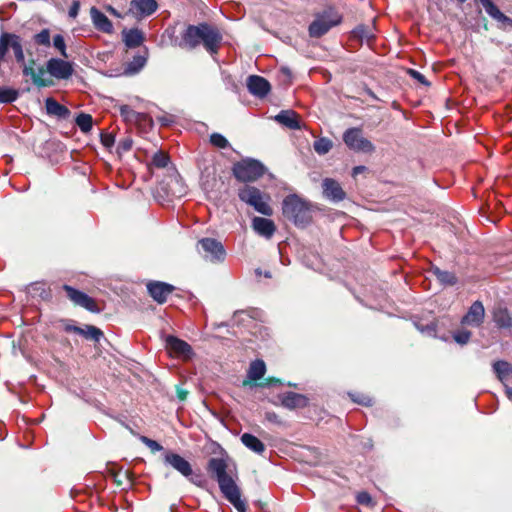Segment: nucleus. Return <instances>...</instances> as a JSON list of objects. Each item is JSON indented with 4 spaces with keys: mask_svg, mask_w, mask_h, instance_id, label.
Here are the masks:
<instances>
[{
    "mask_svg": "<svg viewBox=\"0 0 512 512\" xmlns=\"http://www.w3.org/2000/svg\"><path fill=\"white\" fill-rule=\"evenodd\" d=\"M485 317V309L483 303L479 300L472 303L468 312L463 316L462 323L479 327Z\"/></svg>",
    "mask_w": 512,
    "mask_h": 512,
    "instance_id": "6ab92c4d",
    "label": "nucleus"
},
{
    "mask_svg": "<svg viewBox=\"0 0 512 512\" xmlns=\"http://www.w3.org/2000/svg\"><path fill=\"white\" fill-rule=\"evenodd\" d=\"M108 471H109L110 475L112 476L115 484L117 486H121L123 484V480L122 479H118V476L121 474V470L116 471L114 469H109Z\"/></svg>",
    "mask_w": 512,
    "mask_h": 512,
    "instance_id": "bf43d9fd",
    "label": "nucleus"
},
{
    "mask_svg": "<svg viewBox=\"0 0 512 512\" xmlns=\"http://www.w3.org/2000/svg\"><path fill=\"white\" fill-rule=\"evenodd\" d=\"M123 42L128 48H136L143 44L145 40L144 33L138 28L122 31Z\"/></svg>",
    "mask_w": 512,
    "mask_h": 512,
    "instance_id": "cd10ccee",
    "label": "nucleus"
},
{
    "mask_svg": "<svg viewBox=\"0 0 512 512\" xmlns=\"http://www.w3.org/2000/svg\"><path fill=\"white\" fill-rule=\"evenodd\" d=\"M492 319L499 329H510L512 328V316L509 310L502 306H495L492 310Z\"/></svg>",
    "mask_w": 512,
    "mask_h": 512,
    "instance_id": "b1692460",
    "label": "nucleus"
},
{
    "mask_svg": "<svg viewBox=\"0 0 512 512\" xmlns=\"http://www.w3.org/2000/svg\"><path fill=\"white\" fill-rule=\"evenodd\" d=\"M46 113L54 116L59 120H67L71 116V111L65 105L60 104L55 98L48 97L45 99Z\"/></svg>",
    "mask_w": 512,
    "mask_h": 512,
    "instance_id": "5701e85b",
    "label": "nucleus"
},
{
    "mask_svg": "<svg viewBox=\"0 0 512 512\" xmlns=\"http://www.w3.org/2000/svg\"><path fill=\"white\" fill-rule=\"evenodd\" d=\"M493 370L497 378L503 383L510 375H512V365L504 360H498L493 363Z\"/></svg>",
    "mask_w": 512,
    "mask_h": 512,
    "instance_id": "7c9ffc66",
    "label": "nucleus"
},
{
    "mask_svg": "<svg viewBox=\"0 0 512 512\" xmlns=\"http://www.w3.org/2000/svg\"><path fill=\"white\" fill-rule=\"evenodd\" d=\"M197 250L203 258L210 262L225 260L226 251L222 243L214 238L205 237L198 241Z\"/></svg>",
    "mask_w": 512,
    "mask_h": 512,
    "instance_id": "6e6552de",
    "label": "nucleus"
},
{
    "mask_svg": "<svg viewBox=\"0 0 512 512\" xmlns=\"http://www.w3.org/2000/svg\"><path fill=\"white\" fill-rule=\"evenodd\" d=\"M342 21L343 15L334 6H327L315 13L314 20L308 26V35L310 38L319 39Z\"/></svg>",
    "mask_w": 512,
    "mask_h": 512,
    "instance_id": "20e7f679",
    "label": "nucleus"
},
{
    "mask_svg": "<svg viewBox=\"0 0 512 512\" xmlns=\"http://www.w3.org/2000/svg\"><path fill=\"white\" fill-rule=\"evenodd\" d=\"M47 72L57 79H69L73 72L70 62L59 58H51L47 61Z\"/></svg>",
    "mask_w": 512,
    "mask_h": 512,
    "instance_id": "ddd939ff",
    "label": "nucleus"
},
{
    "mask_svg": "<svg viewBox=\"0 0 512 512\" xmlns=\"http://www.w3.org/2000/svg\"><path fill=\"white\" fill-rule=\"evenodd\" d=\"M64 331L66 333L84 334L82 327H79V326H76L73 324H69V323L64 326Z\"/></svg>",
    "mask_w": 512,
    "mask_h": 512,
    "instance_id": "13d9d810",
    "label": "nucleus"
},
{
    "mask_svg": "<svg viewBox=\"0 0 512 512\" xmlns=\"http://www.w3.org/2000/svg\"><path fill=\"white\" fill-rule=\"evenodd\" d=\"M106 10L113 16L121 17L120 13L112 6L108 5L106 7Z\"/></svg>",
    "mask_w": 512,
    "mask_h": 512,
    "instance_id": "69168bd1",
    "label": "nucleus"
},
{
    "mask_svg": "<svg viewBox=\"0 0 512 512\" xmlns=\"http://www.w3.org/2000/svg\"><path fill=\"white\" fill-rule=\"evenodd\" d=\"M479 2L482 4L486 13L492 19L512 27V19L501 12L500 9L494 4L493 0H479Z\"/></svg>",
    "mask_w": 512,
    "mask_h": 512,
    "instance_id": "bb28decb",
    "label": "nucleus"
},
{
    "mask_svg": "<svg viewBox=\"0 0 512 512\" xmlns=\"http://www.w3.org/2000/svg\"><path fill=\"white\" fill-rule=\"evenodd\" d=\"M357 502L362 505L369 506L372 504V497L368 492H359L357 494Z\"/></svg>",
    "mask_w": 512,
    "mask_h": 512,
    "instance_id": "603ef678",
    "label": "nucleus"
},
{
    "mask_svg": "<svg viewBox=\"0 0 512 512\" xmlns=\"http://www.w3.org/2000/svg\"><path fill=\"white\" fill-rule=\"evenodd\" d=\"M81 3L79 0H74L69 8L68 15L70 18L75 19L78 16Z\"/></svg>",
    "mask_w": 512,
    "mask_h": 512,
    "instance_id": "6e6d98bb",
    "label": "nucleus"
},
{
    "mask_svg": "<svg viewBox=\"0 0 512 512\" xmlns=\"http://www.w3.org/2000/svg\"><path fill=\"white\" fill-rule=\"evenodd\" d=\"M228 464L223 458L212 457L207 463V472L215 479L223 496L235 507L238 512H247V505L241 499V492L236 482L227 473Z\"/></svg>",
    "mask_w": 512,
    "mask_h": 512,
    "instance_id": "f03ea898",
    "label": "nucleus"
},
{
    "mask_svg": "<svg viewBox=\"0 0 512 512\" xmlns=\"http://www.w3.org/2000/svg\"><path fill=\"white\" fill-rule=\"evenodd\" d=\"M472 336L468 330H458L453 334L454 340L461 345L467 344Z\"/></svg>",
    "mask_w": 512,
    "mask_h": 512,
    "instance_id": "49530a36",
    "label": "nucleus"
},
{
    "mask_svg": "<svg viewBox=\"0 0 512 512\" xmlns=\"http://www.w3.org/2000/svg\"><path fill=\"white\" fill-rule=\"evenodd\" d=\"M34 65V59H31L28 65H24L22 69L23 75L30 76L33 84L36 85L38 88L52 86L54 82L51 79H46L42 77V75H44V73L47 71V68L44 69L43 67H40L36 72L33 68Z\"/></svg>",
    "mask_w": 512,
    "mask_h": 512,
    "instance_id": "a211bd4d",
    "label": "nucleus"
},
{
    "mask_svg": "<svg viewBox=\"0 0 512 512\" xmlns=\"http://www.w3.org/2000/svg\"><path fill=\"white\" fill-rule=\"evenodd\" d=\"M165 348L169 355L183 360H189L194 355L189 343L173 335L166 336Z\"/></svg>",
    "mask_w": 512,
    "mask_h": 512,
    "instance_id": "9b49d317",
    "label": "nucleus"
},
{
    "mask_svg": "<svg viewBox=\"0 0 512 512\" xmlns=\"http://www.w3.org/2000/svg\"><path fill=\"white\" fill-rule=\"evenodd\" d=\"M332 146V141L326 137H321L313 143V148L319 155L327 154L332 149Z\"/></svg>",
    "mask_w": 512,
    "mask_h": 512,
    "instance_id": "4c0bfd02",
    "label": "nucleus"
},
{
    "mask_svg": "<svg viewBox=\"0 0 512 512\" xmlns=\"http://www.w3.org/2000/svg\"><path fill=\"white\" fill-rule=\"evenodd\" d=\"M351 400L357 404H360L365 407H370L373 405V399L366 394L355 392V393H348Z\"/></svg>",
    "mask_w": 512,
    "mask_h": 512,
    "instance_id": "58836bf2",
    "label": "nucleus"
},
{
    "mask_svg": "<svg viewBox=\"0 0 512 512\" xmlns=\"http://www.w3.org/2000/svg\"><path fill=\"white\" fill-rule=\"evenodd\" d=\"M366 93L373 99L379 100L378 97L375 95V93L371 89H367Z\"/></svg>",
    "mask_w": 512,
    "mask_h": 512,
    "instance_id": "774afa93",
    "label": "nucleus"
},
{
    "mask_svg": "<svg viewBox=\"0 0 512 512\" xmlns=\"http://www.w3.org/2000/svg\"><path fill=\"white\" fill-rule=\"evenodd\" d=\"M240 439L245 447L257 454H263L266 450L265 444L253 434L244 433Z\"/></svg>",
    "mask_w": 512,
    "mask_h": 512,
    "instance_id": "c756f323",
    "label": "nucleus"
},
{
    "mask_svg": "<svg viewBox=\"0 0 512 512\" xmlns=\"http://www.w3.org/2000/svg\"><path fill=\"white\" fill-rule=\"evenodd\" d=\"M62 289L66 293L67 299H69L74 306L84 308L91 313H100L102 311L97 301L88 294L68 284H64Z\"/></svg>",
    "mask_w": 512,
    "mask_h": 512,
    "instance_id": "9d476101",
    "label": "nucleus"
},
{
    "mask_svg": "<svg viewBox=\"0 0 512 512\" xmlns=\"http://www.w3.org/2000/svg\"><path fill=\"white\" fill-rule=\"evenodd\" d=\"M145 118H139L134 121V123L138 126H149V128H152L153 126V119L146 113H142Z\"/></svg>",
    "mask_w": 512,
    "mask_h": 512,
    "instance_id": "5fc2aeb1",
    "label": "nucleus"
},
{
    "mask_svg": "<svg viewBox=\"0 0 512 512\" xmlns=\"http://www.w3.org/2000/svg\"><path fill=\"white\" fill-rule=\"evenodd\" d=\"M119 112H120L121 117H123L124 121L129 122V123H134L135 120L144 117L142 115V113L133 110L128 105H121L119 107Z\"/></svg>",
    "mask_w": 512,
    "mask_h": 512,
    "instance_id": "e433bc0d",
    "label": "nucleus"
},
{
    "mask_svg": "<svg viewBox=\"0 0 512 512\" xmlns=\"http://www.w3.org/2000/svg\"><path fill=\"white\" fill-rule=\"evenodd\" d=\"M265 418H266L269 422H273V423H280L279 416H278L275 412H266V413H265Z\"/></svg>",
    "mask_w": 512,
    "mask_h": 512,
    "instance_id": "680f3d73",
    "label": "nucleus"
},
{
    "mask_svg": "<svg viewBox=\"0 0 512 512\" xmlns=\"http://www.w3.org/2000/svg\"><path fill=\"white\" fill-rule=\"evenodd\" d=\"M352 37L359 40H370L374 38L371 28L365 24H359L352 30Z\"/></svg>",
    "mask_w": 512,
    "mask_h": 512,
    "instance_id": "c9c22d12",
    "label": "nucleus"
},
{
    "mask_svg": "<svg viewBox=\"0 0 512 512\" xmlns=\"http://www.w3.org/2000/svg\"><path fill=\"white\" fill-rule=\"evenodd\" d=\"M90 16H91L93 26L95 27L96 30L106 33V34L113 33L114 29H113L112 22L97 7L93 6L90 8Z\"/></svg>",
    "mask_w": 512,
    "mask_h": 512,
    "instance_id": "4be33fe9",
    "label": "nucleus"
},
{
    "mask_svg": "<svg viewBox=\"0 0 512 512\" xmlns=\"http://www.w3.org/2000/svg\"><path fill=\"white\" fill-rule=\"evenodd\" d=\"M266 373V364L261 359H256L250 363L246 379L243 380V386H258L259 381Z\"/></svg>",
    "mask_w": 512,
    "mask_h": 512,
    "instance_id": "f3484780",
    "label": "nucleus"
},
{
    "mask_svg": "<svg viewBox=\"0 0 512 512\" xmlns=\"http://www.w3.org/2000/svg\"><path fill=\"white\" fill-rule=\"evenodd\" d=\"M210 143L220 149L229 147L228 140L222 134L216 132L210 135Z\"/></svg>",
    "mask_w": 512,
    "mask_h": 512,
    "instance_id": "37998d69",
    "label": "nucleus"
},
{
    "mask_svg": "<svg viewBox=\"0 0 512 512\" xmlns=\"http://www.w3.org/2000/svg\"><path fill=\"white\" fill-rule=\"evenodd\" d=\"M265 172V166L260 161L252 158L242 159L234 163L232 167L233 176L242 183L257 181Z\"/></svg>",
    "mask_w": 512,
    "mask_h": 512,
    "instance_id": "39448f33",
    "label": "nucleus"
},
{
    "mask_svg": "<svg viewBox=\"0 0 512 512\" xmlns=\"http://www.w3.org/2000/svg\"><path fill=\"white\" fill-rule=\"evenodd\" d=\"M157 121L161 126L168 127L175 122L174 116L171 114H165L157 117Z\"/></svg>",
    "mask_w": 512,
    "mask_h": 512,
    "instance_id": "864d4df0",
    "label": "nucleus"
},
{
    "mask_svg": "<svg viewBox=\"0 0 512 512\" xmlns=\"http://www.w3.org/2000/svg\"><path fill=\"white\" fill-rule=\"evenodd\" d=\"M407 73L415 80H417L419 83L423 84L426 87H429L431 83L426 79V77L421 74L419 71L414 69H408Z\"/></svg>",
    "mask_w": 512,
    "mask_h": 512,
    "instance_id": "3c124183",
    "label": "nucleus"
},
{
    "mask_svg": "<svg viewBox=\"0 0 512 512\" xmlns=\"http://www.w3.org/2000/svg\"><path fill=\"white\" fill-rule=\"evenodd\" d=\"M82 329H83L84 334H80V335L83 336L87 340H92V341L98 343V342H100L101 338L104 337L103 331L96 326L85 325L84 327H82Z\"/></svg>",
    "mask_w": 512,
    "mask_h": 512,
    "instance_id": "473e14b6",
    "label": "nucleus"
},
{
    "mask_svg": "<svg viewBox=\"0 0 512 512\" xmlns=\"http://www.w3.org/2000/svg\"><path fill=\"white\" fill-rule=\"evenodd\" d=\"M133 140L130 137L121 139L117 146L118 154L126 153L132 149Z\"/></svg>",
    "mask_w": 512,
    "mask_h": 512,
    "instance_id": "09e8293b",
    "label": "nucleus"
},
{
    "mask_svg": "<svg viewBox=\"0 0 512 512\" xmlns=\"http://www.w3.org/2000/svg\"><path fill=\"white\" fill-rule=\"evenodd\" d=\"M430 273L444 286H454L458 282V278L455 273L442 270L438 266L432 265L430 267Z\"/></svg>",
    "mask_w": 512,
    "mask_h": 512,
    "instance_id": "c85d7f7f",
    "label": "nucleus"
},
{
    "mask_svg": "<svg viewBox=\"0 0 512 512\" xmlns=\"http://www.w3.org/2000/svg\"><path fill=\"white\" fill-rule=\"evenodd\" d=\"M324 196L334 202H340L345 199L346 193L339 182L332 178H325L322 182Z\"/></svg>",
    "mask_w": 512,
    "mask_h": 512,
    "instance_id": "aec40b11",
    "label": "nucleus"
},
{
    "mask_svg": "<svg viewBox=\"0 0 512 512\" xmlns=\"http://www.w3.org/2000/svg\"><path fill=\"white\" fill-rule=\"evenodd\" d=\"M169 155L165 152L159 151L154 154L152 164L157 168H165L169 163Z\"/></svg>",
    "mask_w": 512,
    "mask_h": 512,
    "instance_id": "a19ab883",
    "label": "nucleus"
},
{
    "mask_svg": "<svg viewBox=\"0 0 512 512\" xmlns=\"http://www.w3.org/2000/svg\"><path fill=\"white\" fill-rule=\"evenodd\" d=\"M31 291L37 294L43 300L51 298V291L45 287L44 283L37 282L31 285Z\"/></svg>",
    "mask_w": 512,
    "mask_h": 512,
    "instance_id": "ea45409f",
    "label": "nucleus"
},
{
    "mask_svg": "<svg viewBox=\"0 0 512 512\" xmlns=\"http://www.w3.org/2000/svg\"><path fill=\"white\" fill-rule=\"evenodd\" d=\"M10 48L14 52L16 62L26 65L21 37L9 32H3L0 35V63L5 61Z\"/></svg>",
    "mask_w": 512,
    "mask_h": 512,
    "instance_id": "0eeeda50",
    "label": "nucleus"
},
{
    "mask_svg": "<svg viewBox=\"0 0 512 512\" xmlns=\"http://www.w3.org/2000/svg\"><path fill=\"white\" fill-rule=\"evenodd\" d=\"M282 384V381L279 378L276 377H268L265 378L264 381L259 382V387H268L272 385Z\"/></svg>",
    "mask_w": 512,
    "mask_h": 512,
    "instance_id": "4d7b16f0",
    "label": "nucleus"
},
{
    "mask_svg": "<svg viewBox=\"0 0 512 512\" xmlns=\"http://www.w3.org/2000/svg\"><path fill=\"white\" fill-rule=\"evenodd\" d=\"M147 290L153 300L158 304H163L167 301L168 296L175 290V287L165 282L152 281L147 284Z\"/></svg>",
    "mask_w": 512,
    "mask_h": 512,
    "instance_id": "4468645a",
    "label": "nucleus"
},
{
    "mask_svg": "<svg viewBox=\"0 0 512 512\" xmlns=\"http://www.w3.org/2000/svg\"><path fill=\"white\" fill-rule=\"evenodd\" d=\"M252 227L260 236L268 239L271 238L276 231L275 223L271 219L263 217H254Z\"/></svg>",
    "mask_w": 512,
    "mask_h": 512,
    "instance_id": "393cba45",
    "label": "nucleus"
},
{
    "mask_svg": "<svg viewBox=\"0 0 512 512\" xmlns=\"http://www.w3.org/2000/svg\"><path fill=\"white\" fill-rule=\"evenodd\" d=\"M223 37L220 30L207 22L198 25H188L181 34L179 46L186 49H195L202 44L211 55L217 54Z\"/></svg>",
    "mask_w": 512,
    "mask_h": 512,
    "instance_id": "f257e3e1",
    "label": "nucleus"
},
{
    "mask_svg": "<svg viewBox=\"0 0 512 512\" xmlns=\"http://www.w3.org/2000/svg\"><path fill=\"white\" fill-rule=\"evenodd\" d=\"M33 39L37 45L49 47L50 46V30L47 28L41 30L39 33L34 35Z\"/></svg>",
    "mask_w": 512,
    "mask_h": 512,
    "instance_id": "79ce46f5",
    "label": "nucleus"
},
{
    "mask_svg": "<svg viewBox=\"0 0 512 512\" xmlns=\"http://www.w3.org/2000/svg\"><path fill=\"white\" fill-rule=\"evenodd\" d=\"M275 120L281 125L297 130L301 128L299 115L293 110H282L276 116Z\"/></svg>",
    "mask_w": 512,
    "mask_h": 512,
    "instance_id": "a878e982",
    "label": "nucleus"
},
{
    "mask_svg": "<svg viewBox=\"0 0 512 512\" xmlns=\"http://www.w3.org/2000/svg\"><path fill=\"white\" fill-rule=\"evenodd\" d=\"M19 97V91L14 88L0 86V103L10 104L16 101Z\"/></svg>",
    "mask_w": 512,
    "mask_h": 512,
    "instance_id": "72a5a7b5",
    "label": "nucleus"
},
{
    "mask_svg": "<svg viewBox=\"0 0 512 512\" xmlns=\"http://www.w3.org/2000/svg\"><path fill=\"white\" fill-rule=\"evenodd\" d=\"M246 85L248 91L258 98L266 97L271 90L269 81L259 75H250L247 78Z\"/></svg>",
    "mask_w": 512,
    "mask_h": 512,
    "instance_id": "dca6fc26",
    "label": "nucleus"
},
{
    "mask_svg": "<svg viewBox=\"0 0 512 512\" xmlns=\"http://www.w3.org/2000/svg\"><path fill=\"white\" fill-rule=\"evenodd\" d=\"M505 394L509 400H512V388L509 386H505Z\"/></svg>",
    "mask_w": 512,
    "mask_h": 512,
    "instance_id": "338daca9",
    "label": "nucleus"
},
{
    "mask_svg": "<svg viewBox=\"0 0 512 512\" xmlns=\"http://www.w3.org/2000/svg\"><path fill=\"white\" fill-rule=\"evenodd\" d=\"M75 123L83 133H88L93 127V118L90 114L81 112L77 115Z\"/></svg>",
    "mask_w": 512,
    "mask_h": 512,
    "instance_id": "f704fd0d",
    "label": "nucleus"
},
{
    "mask_svg": "<svg viewBox=\"0 0 512 512\" xmlns=\"http://www.w3.org/2000/svg\"><path fill=\"white\" fill-rule=\"evenodd\" d=\"M163 462L165 465L171 466L184 477H189L193 473L191 464L184 457L175 452L169 450L165 451Z\"/></svg>",
    "mask_w": 512,
    "mask_h": 512,
    "instance_id": "f8f14e48",
    "label": "nucleus"
},
{
    "mask_svg": "<svg viewBox=\"0 0 512 512\" xmlns=\"http://www.w3.org/2000/svg\"><path fill=\"white\" fill-rule=\"evenodd\" d=\"M53 45L60 52L61 56L68 58L65 39L61 34H57L53 37Z\"/></svg>",
    "mask_w": 512,
    "mask_h": 512,
    "instance_id": "a18cd8bd",
    "label": "nucleus"
},
{
    "mask_svg": "<svg viewBox=\"0 0 512 512\" xmlns=\"http://www.w3.org/2000/svg\"><path fill=\"white\" fill-rule=\"evenodd\" d=\"M282 213L298 227H305L312 221L311 205L296 194L284 198Z\"/></svg>",
    "mask_w": 512,
    "mask_h": 512,
    "instance_id": "7ed1b4c3",
    "label": "nucleus"
},
{
    "mask_svg": "<svg viewBox=\"0 0 512 512\" xmlns=\"http://www.w3.org/2000/svg\"><path fill=\"white\" fill-rule=\"evenodd\" d=\"M238 197L242 202L252 206L257 212L265 216L273 214V209L267 202L269 196H266V200H264L262 192L257 187L243 186L238 190Z\"/></svg>",
    "mask_w": 512,
    "mask_h": 512,
    "instance_id": "423d86ee",
    "label": "nucleus"
},
{
    "mask_svg": "<svg viewBox=\"0 0 512 512\" xmlns=\"http://www.w3.org/2000/svg\"><path fill=\"white\" fill-rule=\"evenodd\" d=\"M281 405L289 410L305 408L309 405V398L300 393L296 392H285L278 395Z\"/></svg>",
    "mask_w": 512,
    "mask_h": 512,
    "instance_id": "2eb2a0df",
    "label": "nucleus"
},
{
    "mask_svg": "<svg viewBox=\"0 0 512 512\" xmlns=\"http://www.w3.org/2000/svg\"><path fill=\"white\" fill-rule=\"evenodd\" d=\"M132 472L126 470L124 471L123 473L121 472V474L118 476V479H122L125 478L126 480L129 481V485L131 486L133 484V478H132Z\"/></svg>",
    "mask_w": 512,
    "mask_h": 512,
    "instance_id": "e2e57ef3",
    "label": "nucleus"
},
{
    "mask_svg": "<svg viewBox=\"0 0 512 512\" xmlns=\"http://www.w3.org/2000/svg\"><path fill=\"white\" fill-rule=\"evenodd\" d=\"M100 141L105 148L110 149L115 143V136L112 133L101 132Z\"/></svg>",
    "mask_w": 512,
    "mask_h": 512,
    "instance_id": "8fccbe9b",
    "label": "nucleus"
},
{
    "mask_svg": "<svg viewBox=\"0 0 512 512\" xmlns=\"http://www.w3.org/2000/svg\"><path fill=\"white\" fill-rule=\"evenodd\" d=\"M342 138L345 145L355 152L372 153L375 151L374 144L363 137L361 128L352 127L347 129Z\"/></svg>",
    "mask_w": 512,
    "mask_h": 512,
    "instance_id": "1a4fd4ad",
    "label": "nucleus"
},
{
    "mask_svg": "<svg viewBox=\"0 0 512 512\" xmlns=\"http://www.w3.org/2000/svg\"><path fill=\"white\" fill-rule=\"evenodd\" d=\"M415 325L420 332L426 333L428 335H435L437 332V323L435 321H430L429 323L425 324L422 322H417Z\"/></svg>",
    "mask_w": 512,
    "mask_h": 512,
    "instance_id": "c03bdc74",
    "label": "nucleus"
},
{
    "mask_svg": "<svg viewBox=\"0 0 512 512\" xmlns=\"http://www.w3.org/2000/svg\"><path fill=\"white\" fill-rule=\"evenodd\" d=\"M140 441L144 443L151 450L152 453L163 450V446L161 444L146 436H140Z\"/></svg>",
    "mask_w": 512,
    "mask_h": 512,
    "instance_id": "de8ad7c7",
    "label": "nucleus"
},
{
    "mask_svg": "<svg viewBox=\"0 0 512 512\" xmlns=\"http://www.w3.org/2000/svg\"><path fill=\"white\" fill-rule=\"evenodd\" d=\"M176 393H177V397L180 401H185L187 399V396H188L187 390L177 386Z\"/></svg>",
    "mask_w": 512,
    "mask_h": 512,
    "instance_id": "052dcab7",
    "label": "nucleus"
},
{
    "mask_svg": "<svg viewBox=\"0 0 512 512\" xmlns=\"http://www.w3.org/2000/svg\"><path fill=\"white\" fill-rule=\"evenodd\" d=\"M158 8L156 0H132L130 11L138 18L152 15Z\"/></svg>",
    "mask_w": 512,
    "mask_h": 512,
    "instance_id": "412c9836",
    "label": "nucleus"
},
{
    "mask_svg": "<svg viewBox=\"0 0 512 512\" xmlns=\"http://www.w3.org/2000/svg\"><path fill=\"white\" fill-rule=\"evenodd\" d=\"M367 170V167L366 166H363V165H359V166H355L353 169H352V176L353 177H356L358 174L360 173H363L364 171Z\"/></svg>",
    "mask_w": 512,
    "mask_h": 512,
    "instance_id": "0e129e2a",
    "label": "nucleus"
},
{
    "mask_svg": "<svg viewBox=\"0 0 512 512\" xmlns=\"http://www.w3.org/2000/svg\"><path fill=\"white\" fill-rule=\"evenodd\" d=\"M146 57L142 55H136L133 60L125 66L124 73L126 75H133L138 73L146 64Z\"/></svg>",
    "mask_w": 512,
    "mask_h": 512,
    "instance_id": "2f4dec72",
    "label": "nucleus"
}]
</instances>
